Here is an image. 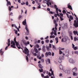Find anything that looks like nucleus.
Instances as JSON below:
<instances>
[{"label": "nucleus", "mask_w": 78, "mask_h": 78, "mask_svg": "<svg viewBox=\"0 0 78 78\" xmlns=\"http://www.w3.org/2000/svg\"><path fill=\"white\" fill-rule=\"evenodd\" d=\"M14 42L15 43H13L12 45L15 46L16 44V45L18 48V49H20L21 48V46H20V45H19V42L16 41V37H15L14 38Z\"/></svg>", "instance_id": "nucleus-2"}, {"label": "nucleus", "mask_w": 78, "mask_h": 78, "mask_svg": "<svg viewBox=\"0 0 78 78\" xmlns=\"http://www.w3.org/2000/svg\"><path fill=\"white\" fill-rule=\"evenodd\" d=\"M22 41L23 42V43H24V45H25V46H27V41L24 40H22Z\"/></svg>", "instance_id": "nucleus-12"}, {"label": "nucleus", "mask_w": 78, "mask_h": 78, "mask_svg": "<svg viewBox=\"0 0 78 78\" xmlns=\"http://www.w3.org/2000/svg\"><path fill=\"white\" fill-rule=\"evenodd\" d=\"M54 34V33H53V31H52L51 32V35H53Z\"/></svg>", "instance_id": "nucleus-59"}, {"label": "nucleus", "mask_w": 78, "mask_h": 78, "mask_svg": "<svg viewBox=\"0 0 78 78\" xmlns=\"http://www.w3.org/2000/svg\"><path fill=\"white\" fill-rule=\"evenodd\" d=\"M42 50L43 52H45L46 50L45 49V46L43 45L42 47Z\"/></svg>", "instance_id": "nucleus-14"}, {"label": "nucleus", "mask_w": 78, "mask_h": 78, "mask_svg": "<svg viewBox=\"0 0 78 78\" xmlns=\"http://www.w3.org/2000/svg\"><path fill=\"white\" fill-rule=\"evenodd\" d=\"M14 41H12H12H11V44H14Z\"/></svg>", "instance_id": "nucleus-54"}, {"label": "nucleus", "mask_w": 78, "mask_h": 78, "mask_svg": "<svg viewBox=\"0 0 78 78\" xmlns=\"http://www.w3.org/2000/svg\"><path fill=\"white\" fill-rule=\"evenodd\" d=\"M13 13L12 12H11L9 14V16H12Z\"/></svg>", "instance_id": "nucleus-50"}, {"label": "nucleus", "mask_w": 78, "mask_h": 78, "mask_svg": "<svg viewBox=\"0 0 78 78\" xmlns=\"http://www.w3.org/2000/svg\"><path fill=\"white\" fill-rule=\"evenodd\" d=\"M26 5L27 6H28V1L27 0V2H26Z\"/></svg>", "instance_id": "nucleus-38"}, {"label": "nucleus", "mask_w": 78, "mask_h": 78, "mask_svg": "<svg viewBox=\"0 0 78 78\" xmlns=\"http://www.w3.org/2000/svg\"><path fill=\"white\" fill-rule=\"evenodd\" d=\"M26 59L27 61V62H28V60H29V59L28 58V57L27 56H26Z\"/></svg>", "instance_id": "nucleus-29"}, {"label": "nucleus", "mask_w": 78, "mask_h": 78, "mask_svg": "<svg viewBox=\"0 0 78 78\" xmlns=\"http://www.w3.org/2000/svg\"><path fill=\"white\" fill-rule=\"evenodd\" d=\"M43 69H42V68L41 69H39V72H41H41H43Z\"/></svg>", "instance_id": "nucleus-32"}, {"label": "nucleus", "mask_w": 78, "mask_h": 78, "mask_svg": "<svg viewBox=\"0 0 78 78\" xmlns=\"http://www.w3.org/2000/svg\"><path fill=\"white\" fill-rule=\"evenodd\" d=\"M41 44H44V41H41Z\"/></svg>", "instance_id": "nucleus-63"}, {"label": "nucleus", "mask_w": 78, "mask_h": 78, "mask_svg": "<svg viewBox=\"0 0 78 78\" xmlns=\"http://www.w3.org/2000/svg\"><path fill=\"white\" fill-rule=\"evenodd\" d=\"M76 71H77V68L76 67L74 68L72 70V72H76Z\"/></svg>", "instance_id": "nucleus-15"}, {"label": "nucleus", "mask_w": 78, "mask_h": 78, "mask_svg": "<svg viewBox=\"0 0 78 78\" xmlns=\"http://www.w3.org/2000/svg\"><path fill=\"white\" fill-rule=\"evenodd\" d=\"M41 76L42 77H44V75L43 74H41Z\"/></svg>", "instance_id": "nucleus-62"}, {"label": "nucleus", "mask_w": 78, "mask_h": 78, "mask_svg": "<svg viewBox=\"0 0 78 78\" xmlns=\"http://www.w3.org/2000/svg\"><path fill=\"white\" fill-rule=\"evenodd\" d=\"M48 75L49 76H51V73H50L49 72Z\"/></svg>", "instance_id": "nucleus-41"}, {"label": "nucleus", "mask_w": 78, "mask_h": 78, "mask_svg": "<svg viewBox=\"0 0 78 78\" xmlns=\"http://www.w3.org/2000/svg\"><path fill=\"white\" fill-rule=\"evenodd\" d=\"M20 19H22V16L21 15H20L18 17V19L19 20H20Z\"/></svg>", "instance_id": "nucleus-24"}, {"label": "nucleus", "mask_w": 78, "mask_h": 78, "mask_svg": "<svg viewBox=\"0 0 78 78\" xmlns=\"http://www.w3.org/2000/svg\"><path fill=\"white\" fill-rule=\"evenodd\" d=\"M45 42H46V43H48L49 42V40H46Z\"/></svg>", "instance_id": "nucleus-42"}, {"label": "nucleus", "mask_w": 78, "mask_h": 78, "mask_svg": "<svg viewBox=\"0 0 78 78\" xmlns=\"http://www.w3.org/2000/svg\"><path fill=\"white\" fill-rule=\"evenodd\" d=\"M23 25L25 26V29L27 31L25 33L26 35H28L29 34V30L28 28V26L27 25H26L27 24V22L26 21V19H25L22 22Z\"/></svg>", "instance_id": "nucleus-1"}, {"label": "nucleus", "mask_w": 78, "mask_h": 78, "mask_svg": "<svg viewBox=\"0 0 78 78\" xmlns=\"http://www.w3.org/2000/svg\"><path fill=\"white\" fill-rule=\"evenodd\" d=\"M48 61H46V64H50V60L49 58L47 59Z\"/></svg>", "instance_id": "nucleus-13"}, {"label": "nucleus", "mask_w": 78, "mask_h": 78, "mask_svg": "<svg viewBox=\"0 0 78 78\" xmlns=\"http://www.w3.org/2000/svg\"><path fill=\"white\" fill-rule=\"evenodd\" d=\"M69 62L71 64H74L76 62V61L74 60L72 58H70L69 59Z\"/></svg>", "instance_id": "nucleus-5"}, {"label": "nucleus", "mask_w": 78, "mask_h": 78, "mask_svg": "<svg viewBox=\"0 0 78 78\" xmlns=\"http://www.w3.org/2000/svg\"><path fill=\"white\" fill-rule=\"evenodd\" d=\"M46 48H47V50L48 51H49V50H50V49L48 47H47Z\"/></svg>", "instance_id": "nucleus-53"}, {"label": "nucleus", "mask_w": 78, "mask_h": 78, "mask_svg": "<svg viewBox=\"0 0 78 78\" xmlns=\"http://www.w3.org/2000/svg\"><path fill=\"white\" fill-rule=\"evenodd\" d=\"M59 14L60 15V16H62V17H63V14H62L60 13Z\"/></svg>", "instance_id": "nucleus-58"}, {"label": "nucleus", "mask_w": 78, "mask_h": 78, "mask_svg": "<svg viewBox=\"0 0 78 78\" xmlns=\"http://www.w3.org/2000/svg\"><path fill=\"white\" fill-rule=\"evenodd\" d=\"M62 17H63L60 16V19L61 21L63 20H64V19L62 18Z\"/></svg>", "instance_id": "nucleus-34"}, {"label": "nucleus", "mask_w": 78, "mask_h": 78, "mask_svg": "<svg viewBox=\"0 0 78 78\" xmlns=\"http://www.w3.org/2000/svg\"><path fill=\"white\" fill-rule=\"evenodd\" d=\"M24 53L25 54V55H27V53H29V50L26 47H25L24 48V51H23Z\"/></svg>", "instance_id": "nucleus-4"}, {"label": "nucleus", "mask_w": 78, "mask_h": 78, "mask_svg": "<svg viewBox=\"0 0 78 78\" xmlns=\"http://www.w3.org/2000/svg\"><path fill=\"white\" fill-rule=\"evenodd\" d=\"M36 47L37 48H39V45L38 44H36Z\"/></svg>", "instance_id": "nucleus-61"}, {"label": "nucleus", "mask_w": 78, "mask_h": 78, "mask_svg": "<svg viewBox=\"0 0 78 78\" xmlns=\"http://www.w3.org/2000/svg\"><path fill=\"white\" fill-rule=\"evenodd\" d=\"M54 33L55 36H56V35H57V34H56V30H54Z\"/></svg>", "instance_id": "nucleus-25"}, {"label": "nucleus", "mask_w": 78, "mask_h": 78, "mask_svg": "<svg viewBox=\"0 0 78 78\" xmlns=\"http://www.w3.org/2000/svg\"><path fill=\"white\" fill-rule=\"evenodd\" d=\"M14 31H15L16 34H17V32H18V31L17 30H16L15 29L14 30Z\"/></svg>", "instance_id": "nucleus-31"}, {"label": "nucleus", "mask_w": 78, "mask_h": 78, "mask_svg": "<svg viewBox=\"0 0 78 78\" xmlns=\"http://www.w3.org/2000/svg\"><path fill=\"white\" fill-rule=\"evenodd\" d=\"M60 69L61 70H62L63 69V66H62V65H60L59 66Z\"/></svg>", "instance_id": "nucleus-22"}, {"label": "nucleus", "mask_w": 78, "mask_h": 78, "mask_svg": "<svg viewBox=\"0 0 78 78\" xmlns=\"http://www.w3.org/2000/svg\"><path fill=\"white\" fill-rule=\"evenodd\" d=\"M65 56H69V49H66Z\"/></svg>", "instance_id": "nucleus-8"}, {"label": "nucleus", "mask_w": 78, "mask_h": 78, "mask_svg": "<svg viewBox=\"0 0 78 78\" xmlns=\"http://www.w3.org/2000/svg\"><path fill=\"white\" fill-rule=\"evenodd\" d=\"M73 33H74V35H76V34L78 33V31H76L74 30L73 32Z\"/></svg>", "instance_id": "nucleus-23"}, {"label": "nucleus", "mask_w": 78, "mask_h": 78, "mask_svg": "<svg viewBox=\"0 0 78 78\" xmlns=\"http://www.w3.org/2000/svg\"><path fill=\"white\" fill-rule=\"evenodd\" d=\"M9 11H11L12 10V8L10 6H9Z\"/></svg>", "instance_id": "nucleus-27"}, {"label": "nucleus", "mask_w": 78, "mask_h": 78, "mask_svg": "<svg viewBox=\"0 0 78 78\" xmlns=\"http://www.w3.org/2000/svg\"><path fill=\"white\" fill-rule=\"evenodd\" d=\"M49 14H54V12H53L52 11H50Z\"/></svg>", "instance_id": "nucleus-37"}, {"label": "nucleus", "mask_w": 78, "mask_h": 78, "mask_svg": "<svg viewBox=\"0 0 78 78\" xmlns=\"http://www.w3.org/2000/svg\"><path fill=\"white\" fill-rule=\"evenodd\" d=\"M57 15L56 14H55L54 15V17H57Z\"/></svg>", "instance_id": "nucleus-64"}, {"label": "nucleus", "mask_w": 78, "mask_h": 78, "mask_svg": "<svg viewBox=\"0 0 78 78\" xmlns=\"http://www.w3.org/2000/svg\"><path fill=\"white\" fill-rule=\"evenodd\" d=\"M69 21L71 22V20H73V17L71 15L69 16Z\"/></svg>", "instance_id": "nucleus-10"}, {"label": "nucleus", "mask_w": 78, "mask_h": 78, "mask_svg": "<svg viewBox=\"0 0 78 78\" xmlns=\"http://www.w3.org/2000/svg\"><path fill=\"white\" fill-rule=\"evenodd\" d=\"M47 10L48 11H49V12H50V8H48L47 9Z\"/></svg>", "instance_id": "nucleus-56"}, {"label": "nucleus", "mask_w": 78, "mask_h": 78, "mask_svg": "<svg viewBox=\"0 0 78 78\" xmlns=\"http://www.w3.org/2000/svg\"><path fill=\"white\" fill-rule=\"evenodd\" d=\"M62 53V52L61 51V49H59V54L60 55H61Z\"/></svg>", "instance_id": "nucleus-30"}, {"label": "nucleus", "mask_w": 78, "mask_h": 78, "mask_svg": "<svg viewBox=\"0 0 78 78\" xmlns=\"http://www.w3.org/2000/svg\"><path fill=\"white\" fill-rule=\"evenodd\" d=\"M56 12L57 14H59V13L58 12V8H57V9H56Z\"/></svg>", "instance_id": "nucleus-33"}, {"label": "nucleus", "mask_w": 78, "mask_h": 78, "mask_svg": "<svg viewBox=\"0 0 78 78\" xmlns=\"http://www.w3.org/2000/svg\"><path fill=\"white\" fill-rule=\"evenodd\" d=\"M8 47H9V46L10 45V42H11V41H10V39H8Z\"/></svg>", "instance_id": "nucleus-19"}, {"label": "nucleus", "mask_w": 78, "mask_h": 78, "mask_svg": "<svg viewBox=\"0 0 78 78\" xmlns=\"http://www.w3.org/2000/svg\"><path fill=\"white\" fill-rule=\"evenodd\" d=\"M49 37L48 36H47V37H45L44 38L45 39H48V38Z\"/></svg>", "instance_id": "nucleus-57"}, {"label": "nucleus", "mask_w": 78, "mask_h": 78, "mask_svg": "<svg viewBox=\"0 0 78 78\" xmlns=\"http://www.w3.org/2000/svg\"><path fill=\"white\" fill-rule=\"evenodd\" d=\"M74 15L76 17V20H74V23L73 25L76 28H77V27H78V18L77 17V16H76V15H75V14L74 13Z\"/></svg>", "instance_id": "nucleus-3"}, {"label": "nucleus", "mask_w": 78, "mask_h": 78, "mask_svg": "<svg viewBox=\"0 0 78 78\" xmlns=\"http://www.w3.org/2000/svg\"><path fill=\"white\" fill-rule=\"evenodd\" d=\"M76 39H77V38H76V37H74V41H76Z\"/></svg>", "instance_id": "nucleus-55"}, {"label": "nucleus", "mask_w": 78, "mask_h": 78, "mask_svg": "<svg viewBox=\"0 0 78 78\" xmlns=\"http://www.w3.org/2000/svg\"><path fill=\"white\" fill-rule=\"evenodd\" d=\"M9 5H11V2L10 1H8L7 2V6H8Z\"/></svg>", "instance_id": "nucleus-18"}, {"label": "nucleus", "mask_w": 78, "mask_h": 78, "mask_svg": "<svg viewBox=\"0 0 78 78\" xmlns=\"http://www.w3.org/2000/svg\"><path fill=\"white\" fill-rule=\"evenodd\" d=\"M78 48L77 46L75 47L74 48H73V49L74 50H77Z\"/></svg>", "instance_id": "nucleus-26"}, {"label": "nucleus", "mask_w": 78, "mask_h": 78, "mask_svg": "<svg viewBox=\"0 0 78 78\" xmlns=\"http://www.w3.org/2000/svg\"><path fill=\"white\" fill-rule=\"evenodd\" d=\"M37 58H39V56H40V54H39V53H38L37 54Z\"/></svg>", "instance_id": "nucleus-40"}, {"label": "nucleus", "mask_w": 78, "mask_h": 78, "mask_svg": "<svg viewBox=\"0 0 78 78\" xmlns=\"http://www.w3.org/2000/svg\"><path fill=\"white\" fill-rule=\"evenodd\" d=\"M65 73H68V74H69L70 73V70H66L65 71Z\"/></svg>", "instance_id": "nucleus-17"}, {"label": "nucleus", "mask_w": 78, "mask_h": 78, "mask_svg": "<svg viewBox=\"0 0 78 78\" xmlns=\"http://www.w3.org/2000/svg\"><path fill=\"white\" fill-rule=\"evenodd\" d=\"M62 13H65H65H66V11L65 10H63L62 11Z\"/></svg>", "instance_id": "nucleus-47"}, {"label": "nucleus", "mask_w": 78, "mask_h": 78, "mask_svg": "<svg viewBox=\"0 0 78 78\" xmlns=\"http://www.w3.org/2000/svg\"><path fill=\"white\" fill-rule=\"evenodd\" d=\"M21 5H25V3L24 2H23V3H21Z\"/></svg>", "instance_id": "nucleus-39"}, {"label": "nucleus", "mask_w": 78, "mask_h": 78, "mask_svg": "<svg viewBox=\"0 0 78 78\" xmlns=\"http://www.w3.org/2000/svg\"><path fill=\"white\" fill-rule=\"evenodd\" d=\"M2 49H1L0 50V53L2 56H3V53H4V52L2 51Z\"/></svg>", "instance_id": "nucleus-16"}, {"label": "nucleus", "mask_w": 78, "mask_h": 78, "mask_svg": "<svg viewBox=\"0 0 78 78\" xmlns=\"http://www.w3.org/2000/svg\"><path fill=\"white\" fill-rule=\"evenodd\" d=\"M53 72L54 71H52V72H51V75H52L53 76H54V73H53Z\"/></svg>", "instance_id": "nucleus-48"}, {"label": "nucleus", "mask_w": 78, "mask_h": 78, "mask_svg": "<svg viewBox=\"0 0 78 78\" xmlns=\"http://www.w3.org/2000/svg\"><path fill=\"white\" fill-rule=\"evenodd\" d=\"M68 8H69L70 9H71V10H73L72 9V6L70 5V3H69L67 5Z\"/></svg>", "instance_id": "nucleus-11"}, {"label": "nucleus", "mask_w": 78, "mask_h": 78, "mask_svg": "<svg viewBox=\"0 0 78 78\" xmlns=\"http://www.w3.org/2000/svg\"><path fill=\"white\" fill-rule=\"evenodd\" d=\"M44 78H49V76H48L47 75L46 76H45Z\"/></svg>", "instance_id": "nucleus-45"}, {"label": "nucleus", "mask_w": 78, "mask_h": 78, "mask_svg": "<svg viewBox=\"0 0 78 78\" xmlns=\"http://www.w3.org/2000/svg\"><path fill=\"white\" fill-rule=\"evenodd\" d=\"M33 54L34 56H37V54H36V53H33Z\"/></svg>", "instance_id": "nucleus-52"}, {"label": "nucleus", "mask_w": 78, "mask_h": 78, "mask_svg": "<svg viewBox=\"0 0 78 78\" xmlns=\"http://www.w3.org/2000/svg\"><path fill=\"white\" fill-rule=\"evenodd\" d=\"M35 51L36 53H38V50H37V49H36L35 50Z\"/></svg>", "instance_id": "nucleus-49"}, {"label": "nucleus", "mask_w": 78, "mask_h": 78, "mask_svg": "<svg viewBox=\"0 0 78 78\" xmlns=\"http://www.w3.org/2000/svg\"><path fill=\"white\" fill-rule=\"evenodd\" d=\"M49 47L50 48H51V44H49Z\"/></svg>", "instance_id": "nucleus-60"}, {"label": "nucleus", "mask_w": 78, "mask_h": 78, "mask_svg": "<svg viewBox=\"0 0 78 78\" xmlns=\"http://www.w3.org/2000/svg\"><path fill=\"white\" fill-rule=\"evenodd\" d=\"M55 40H56V41H58V37H56L55 38Z\"/></svg>", "instance_id": "nucleus-46"}, {"label": "nucleus", "mask_w": 78, "mask_h": 78, "mask_svg": "<svg viewBox=\"0 0 78 78\" xmlns=\"http://www.w3.org/2000/svg\"><path fill=\"white\" fill-rule=\"evenodd\" d=\"M68 33L69 34V36H72V31H68Z\"/></svg>", "instance_id": "nucleus-21"}, {"label": "nucleus", "mask_w": 78, "mask_h": 78, "mask_svg": "<svg viewBox=\"0 0 78 78\" xmlns=\"http://www.w3.org/2000/svg\"><path fill=\"white\" fill-rule=\"evenodd\" d=\"M38 66L40 68V69H42L44 67L42 66V65L41 64H39L38 65Z\"/></svg>", "instance_id": "nucleus-20"}, {"label": "nucleus", "mask_w": 78, "mask_h": 78, "mask_svg": "<svg viewBox=\"0 0 78 78\" xmlns=\"http://www.w3.org/2000/svg\"><path fill=\"white\" fill-rule=\"evenodd\" d=\"M67 38H62L61 42H66L67 41Z\"/></svg>", "instance_id": "nucleus-9"}, {"label": "nucleus", "mask_w": 78, "mask_h": 78, "mask_svg": "<svg viewBox=\"0 0 78 78\" xmlns=\"http://www.w3.org/2000/svg\"><path fill=\"white\" fill-rule=\"evenodd\" d=\"M45 55L46 57H47V56H48V55L49 56H51V53L50 52H47L45 54Z\"/></svg>", "instance_id": "nucleus-7"}, {"label": "nucleus", "mask_w": 78, "mask_h": 78, "mask_svg": "<svg viewBox=\"0 0 78 78\" xmlns=\"http://www.w3.org/2000/svg\"><path fill=\"white\" fill-rule=\"evenodd\" d=\"M73 76H76L77 75V73H75V72H73Z\"/></svg>", "instance_id": "nucleus-28"}, {"label": "nucleus", "mask_w": 78, "mask_h": 78, "mask_svg": "<svg viewBox=\"0 0 78 78\" xmlns=\"http://www.w3.org/2000/svg\"><path fill=\"white\" fill-rule=\"evenodd\" d=\"M11 47H12L13 48H16L15 46H14L13 45H11Z\"/></svg>", "instance_id": "nucleus-35"}, {"label": "nucleus", "mask_w": 78, "mask_h": 78, "mask_svg": "<svg viewBox=\"0 0 78 78\" xmlns=\"http://www.w3.org/2000/svg\"><path fill=\"white\" fill-rule=\"evenodd\" d=\"M54 8H55V9H57V8H58L57 7V5H54Z\"/></svg>", "instance_id": "nucleus-36"}, {"label": "nucleus", "mask_w": 78, "mask_h": 78, "mask_svg": "<svg viewBox=\"0 0 78 78\" xmlns=\"http://www.w3.org/2000/svg\"><path fill=\"white\" fill-rule=\"evenodd\" d=\"M64 59V56H60L59 58V61H58V62L59 63H61L62 62V61L61 60H63Z\"/></svg>", "instance_id": "nucleus-6"}, {"label": "nucleus", "mask_w": 78, "mask_h": 78, "mask_svg": "<svg viewBox=\"0 0 78 78\" xmlns=\"http://www.w3.org/2000/svg\"><path fill=\"white\" fill-rule=\"evenodd\" d=\"M54 23L55 24H56V21L55 19H54Z\"/></svg>", "instance_id": "nucleus-43"}, {"label": "nucleus", "mask_w": 78, "mask_h": 78, "mask_svg": "<svg viewBox=\"0 0 78 78\" xmlns=\"http://www.w3.org/2000/svg\"><path fill=\"white\" fill-rule=\"evenodd\" d=\"M72 48H73L75 47V45H74V44H72Z\"/></svg>", "instance_id": "nucleus-51"}, {"label": "nucleus", "mask_w": 78, "mask_h": 78, "mask_svg": "<svg viewBox=\"0 0 78 78\" xmlns=\"http://www.w3.org/2000/svg\"><path fill=\"white\" fill-rule=\"evenodd\" d=\"M52 46L54 49H56V47H55V46L54 45H53V44H52Z\"/></svg>", "instance_id": "nucleus-44"}]
</instances>
